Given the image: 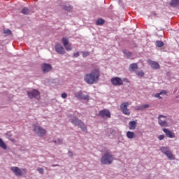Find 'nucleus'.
Listing matches in <instances>:
<instances>
[{
    "instance_id": "nucleus-1",
    "label": "nucleus",
    "mask_w": 179,
    "mask_h": 179,
    "mask_svg": "<svg viewBox=\"0 0 179 179\" xmlns=\"http://www.w3.org/2000/svg\"><path fill=\"white\" fill-rule=\"evenodd\" d=\"M100 79V70L95 69L91 71L90 73H87L84 76V80L87 85H93L97 83Z\"/></svg>"
},
{
    "instance_id": "nucleus-2",
    "label": "nucleus",
    "mask_w": 179,
    "mask_h": 179,
    "mask_svg": "<svg viewBox=\"0 0 179 179\" xmlns=\"http://www.w3.org/2000/svg\"><path fill=\"white\" fill-rule=\"evenodd\" d=\"M114 160H115L114 155H113L110 152H106L102 155L101 158V164L110 165L113 164V162H114Z\"/></svg>"
},
{
    "instance_id": "nucleus-3",
    "label": "nucleus",
    "mask_w": 179,
    "mask_h": 179,
    "mask_svg": "<svg viewBox=\"0 0 179 179\" xmlns=\"http://www.w3.org/2000/svg\"><path fill=\"white\" fill-rule=\"evenodd\" d=\"M71 122L73 125H75L76 127H78V128H80L82 131L84 132H86L87 131V128L86 127V124L83 123V122L80 120H79L76 116H73L71 119Z\"/></svg>"
},
{
    "instance_id": "nucleus-4",
    "label": "nucleus",
    "mask_w": 179,
    "mask_h": 179,
    "mask_svg": "<svg viewBox=\"0 0 179 179\" xmlns=\"http://www.w3.org/2000/svg\"><path fill=\"white\" fill-rule=\"evenodd\" d=\"M32 128L34 134L41 138H43V136H45V135H47V130L40 127L37 123L33 124Z\"/></svg>"
},
{
    "instance_id": "nucleus-5",
    "label": "nucleus",
    "mask_w": 179,
    "mask_h": 179,
    "mask_svg": "<svg viewBox=\"0 0 179 179\" xmlns=\"http://www.w3.org/2000/svg\"><path fill=\"white\" fill-rule=\"evenodd\" d=\"M10 170L13 171V173H14L15 176H17V177L27 174V169H20V168L17 166H12L10 167Z\"/></svg>"
},
{
    "instance_id": "nucleus-6",
    "label": "nucleus",
    "mask_w": 179,
    "mask_h": 179,
    "mask_svg": "<svg viewBox=\"0 0 179 179\" xmlns=\"http://www.w3.org/2000/svg\"><path fill=\"white\" fill-rule=\"evenodd\" d=\"M75 97H76V99H78V100H85L87 101H89V100H90V96L87 94L85 95L83 94V92H82L81 90L76 92L74 94Z\"/></svg>"
},
{
    "instance_id": "nucleus-7",
    "label": "nucleus",
    "mask_w": 179,
    "mask_h": 179,
    "mask_svg": "<svg viewBox=\"0 0 179 179\" xmlns=\"http://www.w3.org/2000/svg\"><path fill=\"white\" fill-rule=\"evenodd\" d=\"M28 97L29 99H40V92L37 90H32L27 92Z\"/></svg>"
},
{
    "instance_id": "nucleus-8",
    "label": "nucleus",
    "mask_w": 179,
    "mask_h": 179,
    "mask_svg": "<svg viewBox=\"0 0 179 179\" xmlns=\"http://www.w3.org/2000/svg\"><path fill=\"white\" fill-rule=\"evenodd\" d=\"M128 106H129V103L128 102H123L120 105V110L124 115H131V111L128 109Z\"/></svg>"
},
{
    "instance_id": "nucleus-9",
    "label": "nucleus",
    "mask_w": 179,
    "mask_h": 179,
    "mask_svg": "<svg viewBox=\"0 0 179 179\" xmlns=\"http://www.w3.org/2000/svg\"><path fill=\"white\" fill-rule=\"evenodd\" d=\"M62 43L66 51H72V44L69 43V39L66 37L62 38Z\"/></svg>"
},
{
    "instance_id": "nucleus-10",
    "label": "nucleus",
    "mask_w": 179,
    "mask_h": 179,
    "mask_svg": "<svg viewBox=\"0 0 179 179\" xmlns=\"http://www.w3.org/2000/svg\"><path fill=\"white\" fill-rule=\"evenodd\" d=\"M166 118H167V116L163 115H159L158 116V124L160 127H169V123L167 122V120H166Z\"/></svg>"
},
{
    "instance_id": "nucleus-11",
    "label": "nucleus",
    "mask_w": 179,
    "mask_h": 179,
    "mask_svg": "<svg viewBox=\"0 0 179 179\" xmlns=\"http://www.w3.org/2000/svg\"><path fill=\"white\" fill-rule=\"evenodd\" d=\"M110 82L113 86H122L124 81L120 77H113L110 79Z\"/></svg>"
},
{
    "instance_id": "nucleus-12",
    "label": "nucleus",
    "mask_w": 179,
    "mask_h": 179,
    "mask_svg": "<svg viewBox=\"0 0 179 179\" xmlns=\"http://www.w3.org/2000/svg\"><path fill=\"white\" fill-rule=\"evenodd\" d=\"M99 115L101 118H111V112L107 109H103L99 113Z\"/></svg>"
},
{
    "instance_id": "nucleus-13",
    "label": "nucleus",
    "mask_w": 179,
    "mask_h": 179,
    "mask_svg": "<svg viewBox=\"0 0 179 179\" xmlns=\"http://www.w3.org/2000/svg\"><path fill=\"white\" fill-rule=\"evenodd\" d=\"M55 50L57 54H60L61 55H64L65 54V49L64 46L59 43H56L55 45Z\"/></svg>"
},
{
    "instance_id": "nucleus-14",
    "label": "nucleus",
    "mask_w": 179,
    "mask_h": 179,
    "mask_svg": "<svg viewBox=\"0 0 179 179\" xmlns=\"http://www.w3.org/2000/svg\"><path fill=\"white\" fill-rule=\"evenodd\" d=\"M41 68L43 73H48L50 71H52V66L50 64L44 63L42 64Z\"/></svg>"
},
{
    "instance_id": "nucleus-15",
    "label": "nucleus",
    "mask_w": 179,
    "mask_h": 179,
    "mask_svg": "<svg viewBox=\"0 0 179 179\" xmlns=\"http://www.w3.org/2000/svg\"><path fill=\"white\" fill-rule=\"evenodd\" d=\"M147 62L148 65H150V66L152 68V69H160V65L159 64V63H157V62L148 59Z\"/></svg>"
},
{
    "instance_id": "nucleus-16",
    "label": "nucleus",
    "mask_w": 179,
    "mask_h": 179,
    "mask_svg": "<svg viewBox=\"0 0 179 179\" xmlns=\"http://www.w3.org/2000/svg\"><path fill=\"white\" fill-rule=\"evenodd\" d=\"M163 132H164L168 138H176L174 133L171 132V131L169 130L168 129H163Z\"/></svg>"
},
{
    "instance_id": "nucleus-17",
    "label": "nucleus",
    "mask_w": 179,
    "mask_h": 179,
    "mask_svg": "<svg viewBox=\"0 0 179 179\" xmlns=\"http://www.w3.org/2000/svg\"><path fill=\"white\" fill-rule=\"evenodd\" d=\"M149 104L142 105L141 106H136L135 110L137 111H143V110H146V108H149Z\"/></svg>"
},
{
    "instance_id": "nucleus-18",
    "label": "nucleus",
    "mask_w": 179,
    "mask_h": 179,
    "mask_svg": "<svg viewBox=\"0 0 179 179\" xmlns=\"http://www.w3.org/2000/svg\"><path fill=\"white\" fill-rule=\"evenodd\" d=\"M149 104L142 105L141 106H136L135 110L137 111H143V110H146V108H149Z\"/></svg>"
},
{
    "instance_id": "nucleus-19",
    "label": "nucleus",
    "mask_w": 179,
    "mask_h": 179,
    "mask_svg": "<svg viewBox=\"0 0 179 179\" xmlns=\"http://www.w3.org/2000/svg\"><path fill=\"white\" fill-rule=\"evenodd\" d=\"M136 69H138V64L136 63H133L129 66V71L130 72H135Z\"/></svg>"
},
{
    "instance_id": "nucleus-20",
    "label": "nucleus",
    "mask_w": 179,
    "mask_h": 179,
    "mask_svg": "<svg viewBox=\"0 0 179 179\" xmlns=\"http://www.w3.org/2000/svg\"><path fill=\"white\" fill-rule=\"evenodd\" d=\"M165 155H166V157H168V159L169 160H174V155H173V153L171 152V151H168Z\"/></svg>"
},
{
    "instance_id": "nucleus-21",
    "label": "nucleus",
    "mask_w": 179,
    "mask_h": 179,
    "mask_svg": "<svg viewBox=\"0 0 179 179\" xmlns=\"http://www.w3.org/2000/svg\"><path fill=\"white\" fill-rule=\"evenodd\" d=\"M126 135L129 139H134L135 138V133L130 131H127Z\"/></svg>"
},
{
    "instance_id": "nucleus-22",
    "label": "nucleus",
    "mask_w": 179,
    "mask_h": 179,
    "mask_svg": "<svg viewBox=\"0 0 179 179\" xmlns=\"http://www.w3.org/2000/svg\"><path fill=\"white\" fill-rule=\"evenodd\" d=\"M129 129L134 130L136 128V122L135 121H131L129 122Z\"/></svg>"
},
{
    "instance_id": "nucleus-23",
    "label": "nucleus",
    "mask_w": 179,
    "mask_h": 179,
    "mask_svg": "<svg viewBox=\"0 0 179 179\" xmlns=\"http://www.w3.org/2000/svg\"><path fill=\"white\" fill-rule=\"evenodd\" d=\"M0 148L1 149H3V150H6L8 149V147H6V144H5V142H3V140L0 138Z\"/></svg>"
},
{
    "instance_id": "nucleus-24",
    "label": "nucleus",
    "mask_w": 179,
    "mask_h": 179,
    "mask_svg": "<svg viewBox=\"0 0 179 179\" xmlns=\"http://www.w3.org/2000/svg\"><path fill=\"white\" fill-rule=\"evenodd\" d=\"M105 22L106 21L103 18H99L96 22V26H101V25L104 24Z\"/></svg>"
},
{
    "instance_id": "nucleus-25",
    "label": "nucleus",
    "mask_w": 179,
    "mask_h": 179,
    "mask_svg": "<svg viewBox=\"0 0 179 179\" xmlns=\"http://www.w3.org/2000/svg\"><path fill=\"white\" fill-rule=\"evenodd\" d=\"M21 13H22L23 15H29L30 9H29V8L27 7H25L22 10Z\"/></svg>"
},
{
    "instance_id": "nucleus-26",
    "label": "nucleus",
    "mask_w": 179,
    "mask_h": 179,
    "mask_svg": "<svg viewBox=\"0 0 179 179\" xmlns=\"http://www.w3.org/2000/svg\"><path fill=\"white\" fill-rule=\"evenodd\" d=\"M160 150L162 152L164 153V155H166L168 152L170 151V148H169L168 147H161Z\"/></svg>"
},
{
    "instance_id": "nucleus-27",
    "label": "nucleus",
    "mask_w": 179,
    "mask_h": 179,
    "mask_svg": "<svg viewBox=\"0 0 179 179\" xmlns=\"http://www.w3.org/2000/svg\"><path fill=\"white\" fill-rule=\"evenodd\" d=\"M63 9L64 10H66L67 12H71V10H72V6L71 5L63 6Z\"/></svg>"
},
{
    "instance_id": "nucleus-28",
    "label": "nucleus",
    "mask_w": 179,
    "mask_h": 179,
    "mask_svg": "<svg viewBox=\"0 0 179 179\" xmlns=\"http://www.w3.org/2000/svg\"><path fill=\"white\" fill-rule=\"evenodd\" d=\"M123 54L127 57V58H131L132 57V52L128 51L127 50H123Z\"/></svg>"
},
{
    "instance_id": "nucleus-29",
    "label": "nucleus",
    "mask_w": 179,
    "mask_h": 179,
    "mask_svg": "<svg viewBox=\"0 0 179 179\" xmlns=\"http://www.w3.org/2000/svg\"><path fill=\"white\" fill-rule=\"evenodd\" d=\"M164 45V43L162 41H156V47H158L159 48L163 47Z\"/></svg>"
},
{
    "instance_id": "nucleus-30",
    "label": "nucleus",
    "mask_w": 179,
    "mask_h": 179,
    "mask_svg": "<svg viewBox=\"0 0 179 179\" xmlns=\"http://www.w3.org/2000/svg\"><path fill=\"white\" fill-rule=\"evenodd\" d=\"M137 75L140 76V78H143V76H145V72H143V71H138Z\"/></svg>"
},
{
    "instance_id": "nucleus-31",
    "label": "nucleus",
    "mask_w": 179,
    "mask_h": 179,
    "mask_svg": "<svg viewBox=\"0 0 179 179\" xmlns=\"http://www.w3.org/2000/svg\"><path fill=\"white\" fill-rule=\"evenodd\" d=\"M82 52V54H83V57H84V58H85V57H89V55H90V52Z\"/></svg>"
},
{
    "instance_id": "nucleus-32",
    "label": "nucleus",
    "mask_w": 179,
    "mask_h": 179,
    "mask_svg": "<svg viewBox=\"0 0 179 179\" xmlns=\"http://www.w3.org/2000/svg\"><path fill=\"white\" fill-rule=\"evenodd\" d=\"M37 171H38L40 174H44V169L43 168H38Z\"/></svg>"
},
{
    "instance_id": "nucleus-33",
    "label": "nucleus",
    "mask_w": 179,
    "mask_h": 179,
    "mask_svg": "<svg viewBox=\"0 0 179 179\" xmlns=\"http://www.w3.org/2000/svg\"><path fill=\"white\" fill-rule=\"evenodd\" d=\"M6 136L8 138V139H9L10 141H12L13 142V141H15V139L12 138V135L9 134V133L6 134Z\"/></svg>"
},
{
    "instance_id": "nucleus-34",
    "label": "nucleus",
    "mask_w": 179,
    "mask_h": 179,
    "mask_svg": "<svg viewBox=\"0 0 179 179\" xmlns=\"http://www.w3.org/2000/svg\"><path fill=\"white\" fill-rule=\"evenodd\" d=\"M3 33L5 34H12V31H10V29H6L3 31Z\"/></svg>"
},
{
    "instance_id": "nucleus-35",
    "label": "nucleus",
    "mask_w": 179,
    "mask_h": 179,
    "mask_svg": "<svg viewBox=\"0 0 179 179\" xmlns=\"http://www.w3.org/2000/svg\"><path fill=\"white\" fill-rule=\"evenodd\" d=\"M62 99H66V97H68V94H66V93H62L61 95Z\"/></svg>"
},
{
    "instance_id": "nucleus-36",
    "label": "nucleus",
    "mask_w": 179,
    "mask_h": 179,
    "mask_svg": "<svg viewBox=\"0 0 179 179\" xmlns=\"http://www.w3.org/2000/svg\"><path fill=\"white\" fill-rule=\"evenodd\" d=\"M158 139H159V141H163V139H164V135H163V134L159 135V136H158Z\"/></svg>"
},
{
    "instance_id": "nucleus-37",
    "label": "nucleus",
    "mask_w": 179,
    "mask_h": 179,
    "mask_svg": "<svg viewBox=\"0 0 179 179\" xmlns=\"http://www.w3.org/2000/svg\"><path fill=\"white\" fill-rule=\"evenodd\" d=\"M160 95H161L160 93H157L155 94V97H157V99H162Z\"/></svg>"
},
{
    "instance_id": "nucleus-38",
    "label": "nucleus",
    "mask_w": 179,
    "mask_h": 179,
    "mask_svg": "<svg viewBox=\"0 0 179 179\" xmlns=\"http://www.w3.org/2000/svg\"><path fill=\"white\" fill-rule=\"evenodd\" d=\"M73 55H74L75 58H78V57H79V55H80L79 52L74 53Z\"/></svg>"
},
{
    "instance_id": "nucleus-39",
    "label": "nucleus",
    "mask_w": 179,
    "mask_h": 179,
    "mask_svg": "<svg viewBox=\"0 0 179 179\" xmlns=\"http://www.w3.org/2000/svg\"><path fill=\"white\" fill-rule=\"evenodd\" d=\"M122 82H125V83H129V80H128V78H124L122 80Z\"/></svg>"
},
{
    "instance_id": "nucleus-40",
    "label": "nucleus",
    "mask_w": 179,
    "mask_h": 179,
    "mask_svg": "<svg viewBox=\"0 0 179 179\" xmlns=\"http://www.w3.org/2000/svg\"><path fill=\"white\" fill-rule=\"evenodd\" d=\"M159 94H167V92L166 90H162L161 92H159Z\"/></svg>"
},
{
    "instance_id": "nucleus-41",
    "label": "nucleus",
    "mask_w": 179,
    "mask_h": 179,
    "mask_svg": "<svg viewBox=\"0 0 179 179\" xmlns=\"http://www.w3.org/2000/svg\"><path fill=\"white\" fill-rule=\"evenodd\" d=\"M69 156H70V157H72L73 156V153L72 152V151H69Z\"/></svg>"
},
{
    "instance_id": "nucleus-42",
    "label": "nucleus",
    "mask_w": 179,
    "mask_h": 179,
    "mask_svg": "<svg viewBox=\"0 0 179 179\" xmlns=\"http://www.w3.org/2000/svg\"><path fill=\"white\" fill-rule=\"evenodd\" d=\"M57 142H58V143H59V145H61V143H62V138H59V139L57 140Z\"/></svg>"
},
{
    "instance_id": "nucleus-43",
    "label": "nucleus",
    "mask_w": 179,
    "mask_h": 179,
    "mask_svg": "<svg viewBox=\"0 0 179 179\" xmlns=\"http://www.w3.org/2000/svg\"><path fill=\"white\" fill-rule=\"evenodd\" d=\"M57 166H59V165L58 164H57V165H52V167H55Z\"/></svg>"
},
{
    "instance_id": "nucleus-44",
    "label": "nucleus",
    "mask_w": 179,
    "mask_h": 179,
    "mask_svg": "<svg viewBox=\"0 0 179 179\" xmlns=\"http://www.w3.org/2000/svg\"><path fill=\"white\" fill-rule=\"evenodd\" d=\"M54 143H57V140L53 141Z\"/></svg>"
}]
</instances>
